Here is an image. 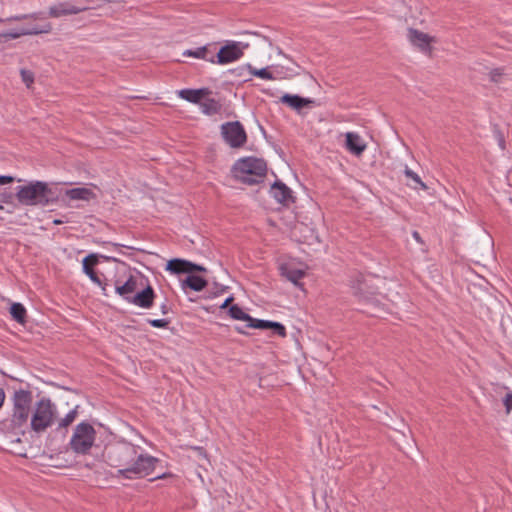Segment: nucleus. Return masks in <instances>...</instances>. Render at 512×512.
<instances>
[{
    "label": "nucleus",
    "mask_w": 512,
    "mask_h": 512,
    "mask_svg": "<svg viewBox=\"0 0 512 512\" xmlns=\"http://www.w3.org/2000/svg\"><path fill=\"white\" fill-rule=\"evenodd\" d=\"M12 318L20 324L26 322V309L21 303H13L10 307Z\"/></svg>",
    "instance_id": "26"
},
{
    "label": "nucleus",
    "mask_w": 512,
    "mask_h": 512,
    "mask_svg": "<svg viewBox=\"0 0 512 512\" xmlns=\"http://www.w3.org/2000/svg\"><path fill=\"white\" fill-rule=\"evenodd\" d=\"M4 401H5V392H4V390L0 387V408L3 406Z\"/></svg>",
    "instance_id": "49"
},
{
    "label": "nucleus",
    "mask_w": 512,
    "mask_h": 512,
    "mask_svg": "<svg viewBox=\"0 0 512 512\" xmlns=\"http://www.w3.org/2000/svg\"><path fill=\"white\" fill-rule=\"evenodd\" d=\"M345 138V147L352 154L360 156L365 151L366 144L357 133L347 132Z\"/></svg>",
    "instance_id": "16"
},
{
    "label": "nucleus",
    "mask_w": 512,
    "mask_h": 512,
    "mask_svg": "<svg viewBox=\"0 0 512 512\" xmlns=\"http://www.w3.org/2000/svg\"><path fill=\"white\" fill-rule=\"evenodd\" d=\"M95 437L94 427L87 422H82L74 429L69 442L70 448L77 454H87L94 444Z\"/></svg>",
    "instance_id": "6"
},
{
    "label": "nucleus",
    "mask_w": 512,
    "mask_h": 512,
    "mask_svg": "<svg viewBox=\"0 0 512 512\" xmlns=\"http://www.w3.org/2000/svg\"><path fill=\"white\" fill-rule=\"evenodd\" d=\"M13 181H14V178L12 176H8V175L0 176V185L9 184V183H12Z\"/></svg>",
    "instance_id": "43"
},
{
    "label": "nucleus",
    "mask_w": 512,
    "mask_h": 512,
    "mask_svg": "<svg viewBox=\"0 0 512 512\" xmlns=\"http://www.w3.org/2000/svg\"><path fill=\"white\" fill-rule=\"evenodd\" d=\"M210 93L211 92L208 88L183 89L179 91V96L191 103L200 104L201 100Z\"/></svg>",
    "instance_id": "19"
},
{
    "label": "nucleus",
    "mask_w": 512,
    "mask_h": 512,
    "mask_svg": "<svg viewBox=\"0 0 512 512\" xmlns=\"http://www.w3.org/2000/svg\"><path fill=\"white\" fill-rule=\"evenodd\" d=\"M495 135H496V138L498 140V144H499L500 148L502 150H504L505 149V138H504L503 133L499 129H496L495 130Z\"/></svg>",
    "instance_id": "42"
},
{
    "label": "nucleus",
    "mask_w": 512,
    "mask_h": 512,
    "mask_svg": "<svg viewBox=\"0 0 512 512\" xmlns=\"http://www.w3.org/2000/svg\"><path fill=\"white\" fill-rule=\"evenodd\" d=\"M247 68L249 69V72L252 75L257 76L259 78L267 79V80H274L275 79V77L268 70V68L256 69L253 66H251L250 64L247 65Z\"/></svg>",
    "instance_id": "30"
},
{
    "label": "nucleus",
    "mask_w": 512,
    "mask_h": 512,
    "mask_svg": "<svg viewBox=\"0 0 512 512\" xmlns=\"http://www.w3.org/2000/svg\"><path fill=\"white\" fill-rule=\"evenodd\" d=\"M281 102L287 104L296 111H300L304 107L315 104V101L310 98H303L299 95L285 94L281 97Z\"/></svg>",
    "instance_id": "17"
},
{
    "label": "nucleus",
    "mask_w": 512,
    "mask_h": 512,
    "mask_svg": "<svg viewBox=\"0 0 512 512\" xmlns=\"http://www.w3.org/2000/svg\"><path fill=\"white\" fill-rule=\"evenodd\" d=\"M2 209H3V206L0 204V210H2Z\"/></svg>",
    "instance_id": "51"
},
{
    "label": "nucleus",
    "mask_w": 512,
    "mask_h": 512,
    "mask_svg": "<svg viewBox=\"0 0 512 512\" xmlns=\"http://www.w3.org/2000/svg\"><path fill=\"white\" fill-rule=\"evenodd\" d=\"M52 30V25L49 22L44 23L41 26H33L31 28H20L17 30H12L4 33H0V38L9 39H17L21 36L25 35H38L43 33H50Z\"/></svg>",
    "instance_id": "10"
},
{
    "label": "nucleus",
    "mask_w": 512,
    "mask_h": 512,
    "mask_svg": "<svg viewBox=\"0 0 512 512\" xmlns=\"http://www.w3.org/2000/svg\"><path fill=\"white\" fill-rule=\"evenodd\" d=\"M202 112L206 115H215L218 114L222 109V104L213 98H208L205 101L200 103Z\"/></svg>",
    "instance_id": "24"
},
{
    "label": "nucleus",
    "mask_w": 512,
    "mask_h": 512,
    "mask_svg": "<svg viewBox=\"0 0 512 512\" xmlns=\"http://www.w3.org/2000/svg\"><path fill=\"white\" fill-rule=\"evenodd\" d=\"M243 51L240 47V43L232 42L220 48L217 53V63L227 64L238 60L242 57Z\"/></svg>",
    "instance_id": "11"
},
{
    "label": "nucleus",
    "mask_w": 512,
    "mask_h": 512,
    "mask_svg": "<svg viewBox=\"0 0 512 512\" xmlns=\"http://www.w3.org/2000/svg\"><path fill=\"white\" fill-rule=\"evenodd\" d=\"M15 195H13L11 192L4 191L0 194V202L2 203H12L13 198Z\"/></svg>",
    "instance_id": "40"
},
{
    "label": "nucleus",
    "mask_w": 512,
    "mask_h": 512,
    "mask_svg": "<svg viewBox=\"0 0 512 512\" xmlns=\"http://www.w3.org/2000/svg\"><path fill=\"white\" fill-rule=\"evenodd\" d=\"M15 197L24 206H48L57 201V196L48 183L30 181L16 187Z\"/></svg>",
    "instance_id": "3"
},
{
    "label": "nucleus",
    "mask_w": 512,
    "mask_h": 512,
    "mask_svg": "<svg viewBox=\"0 0 512 512\" xmlns=\"http://www.w3.org/2000/svg\"><path fill=\"white\" fill-rule=\"evenodd\" d=\"M504 75V71L501 68L493 69L490 73V80L494 83L500 82L501 77Z\"/></svg>",
    "instance_id": "37"
},
{
    "label": "nucleus",
    "mask_w": 512,
    "mask_h": 512,
    "mask_svg": "<svg viewBox=\"0 0 512 512\" xmlns=\"http://www.w3.org/2000/svg\"><path fill=\"white\" fill-rule=\"evenodd\" d=\"M221 135L232 148H240L247 141V134L239 121L226 122L221 125Z\"/></svg>",
    "instance_id": "7"
},
{
    "label": "nucleus",
    "mask_w": 512,
    "mask_h": 512,
    "mask_svg": "<svg viewBox=\"0 0 512 512\" xmlns=\"http://www.w3.org/2000/svg\"><path fill=\"white\" fill-rule=\"evenodd\" d=\"M56 417L55 405L49 398L43 397L36 402L30 416V427L35 433H42L51 427Z\"/></svg>",
    "instance_id": "5"
},
{
    "label": "nucleus",
    "mask_w": 512,
    "mask_h": 512,
    "mask_svg": "<svg viewBox=\"0 0 512 512\" xmlns=\"http://www.w3.org/2000/svg\"><path fill=\"white\" fill-rule=\"evenodd\" d=\"M104 455L111 467L118 468L116 476L126 479L147 477L159 463L158 458L144 454L140 447L127 441L109 445Z\"/></svg>",
    "instance_id": "1"
},
{
    "label": "nucleus",
    "mask_w": 512,
    "mask_h": 512,
    "mask_svg": "<svg viewBox=\"0 0 512 512\" xmlns=\"http://www.w3.org/2000/svg\"><path fill=\"white\" fill-rule=\"evenodd\" d=\"M232 173L236 180L247 185H255L263 182L267 164L263 159L256 157L241 158L233 165Z\"/></svg>",
    "instance_id": "4"
},
{
    "label": "nucleus",
    "mask_w": 512,
    "mask_h": 512,
    "mask_svg": "<svg viewBox=\"0 0 512 512\" xmlns=\"http://www.w3.org/2000/svg\"><path fill=\"white\" fill-rule=\"evenodd\" d=\"M65 194L70 200L89 201L95 198V193L91 189L85 187L69 189Z\"/></svg>",
    "instance_id": "20"
},
{
    "label": "nucleus",
    "mask_w": 512,
    "mask_h": 512,
    "mask_svg": "<svg viewBox=\"0 0 512 512\" xmlns=\"http://www.w3.org/2000/svg\"><path fill=\"white\" fill-rule=\"evenodd\" d=\"M232 301H233V297H232V296L228 297V298L223 302V304L220 306V308H222V309L227 308V307L229 306V304H230Z\"/></svg>",
    "instance_id": "47"
},
{
    "label": "nucleus",
    "mask_w": 512,
    "mask_h": 512,
    "mask_svg": "<svg viewBox=\"0 0 512 512\" xmlns=\"http://www.w3.org/2000/svg\"><path fill=\"white\" fill-rule=\"evenodd\" d=\"M412 236H413V238H414L417 242H419V243H421V244L423 243V240H422V238H421L420 234H419L417 231H414V232L412 233Z\"/></svg>",
    "instance_id": "48"
},
{
    "label": "nucleus",
    "mask_w": 512,
    "mask_h": 512,
    "mask_svg": "<svg viewBox=\"0 0 512 512\" xmlns=\"http://www.w3.org/2000/svg\"><path fill=\"white\" fill-rule=\"evenodd\" d=\"M11 400L13 404L12 413L0 425L5 433L17 436L12 442L20 443L19 435H24V428L27 427L31 416L32 392L24 389L16 390Z\"/></svg>",
    "instance_id": "2"
},
{
    "label": "nucleus",
    "mask_w": 512,
    "mask_h": 512,
    "mask_svg": "<svg viewBox=\"0 0 512 512\" xmlns=\"http://www.w3.org/2000/svg\"><path fill=\"white\" fill-rule=\"evenodd\" d=\"M138 289V281L134 276H130L127 281L123 284H120L119 281L116 282L115 291L119 294L124 300L130 303L131 298L134 296L135 292Z\"/></svg>",
    "instance_id": "15"
},
{
    "label": "nucleus",
    "mask_w": 512,
    "mask_h": 512,
    "mask_svg": "<svg viewBox=\"0 0 512 512\" xmlns=\"http://www.w3.org/2000/svg\"><path fill=\"white\" fill-rule=\"evenodd\" d=\"M160 309H161V313L163 315H166L171 311V306L169 305V303L167 301H165L164 303L161 304Z\"/></svg>",
    "instance_id": "44"
},
{
    "label": "nucleus",
    "mask_w": 512,
    "mask_h": 512,
    "mask_svg": "<svg viewBox=\"0 0 512 512\" xmlns=\"http://www.w3.org/2000/svg\"><path fill=\"white\" fill-rule=\"evenodd\" d=\"M155 297L156 295L153 288L150 285H147L141 291L135 292L130 303L144 309H149L153 306Z\"/></svg>",
    "instance_id": "13"
},
{
    "label": "nucleus",
    "mask_w": 512,
    "mask_h": 512,
    "mask_svg": "<svg viewBox=\"0 0 512 512\" xmlns=\"http://www.w3.org/2000/svg\"><path fill=\"white\" fill-rule=\"evenodd\" d=\"M271 194L279 203L285 206L295 202L292 190L281 181H276L272 185Z\"/></svg>",
    "instance_id": "12"
},
{
    "label": "nucleus",
    "mask_w": 512,
    "mask_h": 512,
    "mask_svg": "<svg viewBox=\"0 0 512 512\" xmlns=\"http://www.w3.org/2000/svg\"><path fill=\"white\" fill-rule=\"evenodd\" d=\"M207 286V280L198 275L189 274L182 282V287L190 288L193 291H202Z\"/></svg>",
    "instance_id": "21"
},
{
    "label": "nucleus",
    "mask_w": 512,
    "mask_h": 512,
    "mask_svg": "<svg viewBox=\"0 0 512 512\" xmlns=\"http://www.w3.org/2000/svg\"><path fill=\"white\" fill-rule=\"evenodd\" d=\"M20 74L22 81L29 88L34 83V73L27 69H21Z\"/></svg>",
    "instance_id": "34"
},
{
    "label": "nucleus",
    "mask_w": 512,
    "mask_h": 512,
    "mask_svg": "<svg viewBox=\"0 0 512 512\" xmlns=\"http://www.w3.org/2000/svg\"><path fill=\"white\" fill-rule=\"evenodd\" d=\"M206 271V268L201 266V265H198V264H195V263H192L189 261V272L188 274H192L193 272H205Z\"/></svg>",
    "instance_id": "41"
},
{
    "label": "nucleus",
    "mask_w": 512,
    "mask_h": 512,
    "mask_svg": "<svg viewBox=\"0 0 512 512\" xmlns=\"http://www.w3.org/2000/svg\"><path fill=\"white\" fill-rule=\"evenodd\" d=\"M209 47H210L209 45H206V46L198 47L194 50L188 49L183 52V55L188 56V57L204 59V60L210 61L212 63H215L214 56L209 57V52H210Z\"/></svg>",
    "instance_id": "23"
},
{
    "label": "nucleus",
    "mask_w": 512,
    "mask_h": 512,
    "mask_svg": "<svg viewBox=\"0 0 512 512\" xmlns=\"http://www.w3.org/2000/svg\"><path fill=\"white\" fill-rule=\"evenodd\" d=\"M77 408L71 410L64 418H62L58 423V429L66 428L70 424L74 422L77 416Z\"/></svg>",
    "instance_id": "33"
},
{
    "label": "nucleus",
    "mask_w": 512,
    "mask_h": 512,
    "mask_svg": "<svg viewBox=\"0 0 512 512\" xmlns=\"http://www.w3.org/2000/svg\"><path fill=\"white\" fill-rule=\"evenodd\" d=\"M229 315L235 320H242L248 322L250 320V315L247 314L240 308L238 305H232L229 308Z\"/></svg>",
    "instance_id": "29"
},
{
    "label": "nucleus",
    "mask_w": 512,
    "mask_h": 512,
    "mask_svg": "<svg viewBox=\"0 0 512 512\" xmlns=\"http://www.w3.org/2000/svg\"><path fill=\"white\" fill-rule=\"evenodd\" d=\"M506 408V413L509 414L512 410V392H508L503 400Z\"/></svg>",
    "instance_id": "39"
},
{
    "label": "nucleus",
    "mask_w": 512,
    "mask_h": 512,
    "mask_svg": "<svg viewBox=\"0 0 512 512\" xmlns=\"http://www.w3.org/2000/svg\"><path fill=\"white\" fill-rule=\"evenodd\" d=\"M166 269L173 274H182L189 272V261L174 258L168 261Z\"/></svg>",
    "instance_id": "22"
},
{
    "label": "nucleus",
    "mask_w": 512,
    "mask_h": 512,
    "mask_svg": "<svg viewBox=\"0 0 512 512\" xmlns=\"http://www.w3.org/2000/svg\"><path fill=\"white\" fill-rule=\"evenodd\" d=\"M351 289L353 295L360 302L370 300L372 299V295H375V290L367 283V280L361 274L357 275L356 278L351 281Z\"/></svg>",
    "instance_id": "9"
},
{
    "label": "nucleus",
    "mask_w": 512,
    "mask_h": 512,
    "mask_svg": "<svg viewBox=\"0 0 512 512\" xmlns=\"http://www.w3.org/2000/svg\"><path fill=\"white\" fill-rule=\"evenodd\" d=\"M270 323H271V321H268V320L254 319V318L250 317L247 327L266 330L270 327Z\"/></svg>",
    "instance_id": "32"
},
{
    "label": "nucleus",
    "mask_w": 512,
    "mask_h": 512,
    "mask_svg": "<svg viewBox=\"0 0 512 512\" xmlns=\"http://www.w3.org/2000/svg\"><path fill=\"white\" fill-rule=\"evenodd\" d=\"M280 272L283 277H285L287 280L295 284L296 286H302L301 283H299V280L302 279L305 276V271L301 269L294 268L293 266L289 264H282L280 266Z\"/></svg>",
    "instance_id": "18"
},
{
    "label": "nucleus",
    "mask_w": 512,
    "mask_h": 512,
    "mask_svg": "<svg viewBox=\"0 0 512 512\" xmlns=\"http://www.w3.org/2000/svg\"><path fill=\"white\" fill-rule=\"evenodd\" d=\"M408 39L411 44L417 47L422 53L431 56L432 55V46L431 43L435 42V38L421 32L414 28L408 29Z\"/></svg>",
    "instance_id": "8"
},
{
    "label": "nucleus",
    "mask_w": 512,
    "mask_h": 512,
    "mask_svg": "<svg viewBox=\"0 0 512 512\" xmlns=\"http://www.w3.org/2000/svg\"><path fill=\"white\" fill-rule=\"evenodd\" d=\"M195 451L198 453V455H200V456H202V457H203V460H205V461H207V462H208V459H207V457H206V453H205V451H204V449H203V448H201V447H197V448H195Z\"/></svg>",
    "instance_id": "45"
},
{
    "label": "nucleus",
    "mask_w": 512,
    "mask_h": 512,
    "mask_svg": "<svg viewBox=\"0 0 512 512\" xmlns=\"http://www.w3.org/2000/svg\"><path fill=\"white\" fill-rule=\"evenodd\" d=\"M23 19H34V20H37V19H46V15L44 12H37V13H32V14H24V15H16V16H11L7 19H2L0 18V23L2 22H11V21H20V20H23Z\"/></svg>",
    "instance_id": "28"
},
{
    "label": "nucleus",
    "mask_w": 512,
    "mask_h": 512,
    "mask_svg": "<svg viewBox=\"0 0 512 512\" xmlns=\"http://www.w3.org/2000/svg\"><path fill=\"white\" fill-rule=\"evenodd\" d=\"M172 474L171 473H163L161 475H158L152 479H150L151 481H154V480H157V479H165V478H168V477H171Z\"/></svg>",
    "instance_id": "46"
},
{
    "label": "nucleus",
    "mask_w": 512,
    "mask_h": 512,
    "mask_svg": "<svg viewBox=\"0 0 512 512\" xmlns=\"http://www.w3.org/2000/svg\"><path fill=\"white\" fill-rule=\"evenodd\" d=\"M404 174L407 178L411 179L416 185H419L421 189H423V190L428 189L427 185L424 182H422L420 177L415 172H413L411 169H409L407 166L404 169Z\"/></svg>",
    "instance_id": "31"
},
{
    "label": "nucleus",
    "mask_w": 512,
    "mask_h": 512,
    "mask_svg": "<svg viewBox=\"0 0 512 512\" xmlns=\"http://www.w3.org/2000/svg\"><path fill=\"white\" fill-rule=\"evenodd\" d=\"M88 256H93L92 258H90L88 260V266L90 267H93L95 265H97L99 263V258H104L105 260H113V261H116L115 258H110V257H106V256H103V255H98V254H89Z\"/></svg>",
    "instance_id": "38"
},
{
    "label": "nucleus",
    "mask_w": 512,
    "mask_h": 512,
    "mask_svg": "<svg viewBox=\"0 0 512 512\" xmlns=\"http://www.w3.org/2000/svg\"><path fill=\"white\" fill-rule=\"evenodd\" d=\"M92 257L93 256H86L83 259V271L91 279V281L100 286L103 290V293L107 295L105 284H103L97 273L93 270V267L88 266V260Z\"/></svg>",
    "instance_id": "25"
},
{
    "label": "nucleus",
    "mask_w": 512,
    "mask_h": 512,
    "mask_svg": "<svg viewBox=\"0 0 512 512\" xmlns=\"http://www.w3.org/2000/svg\"><path fill=\"white\" fill-rule=\"evenodd\" d=\"M268 329L272 330L274 334H277L281 337H286V328L279 322L271 321L270 327Z\"/></svg>",
    "instance_id": "35"
},
{
    "label": "nucleus",
    "mask_w": 512,
    "mask_h": 512,
    "mask_svg": "<svg viewBox=\"0 0 512 512\" xmlns=\"http://www.w3.org/2000/svg\"><path fill=\"white\" fill-rule=\"evenodd\" d=\"M62 223H63V221H62V220H60V219H55V220L53 221V224H55V225H60V224H62Z\"/></svg>",
    "instance_id": "50"
},
{
    "label": "nucleus",
    "mask_w": 512,
    "mask_h": 512,
    "mask_svg": "<svg viewBox=\"0 0 512 512\" xmlns=\"http://www.w3.org/2000/svg\"><path fill=\"white\" fill-rule=\"evenodd\" d=\"M148 323L155 328H167L170 324L169 319H148Z\"/></svg>",
    "instance_id": "36"
},
{
    "label": "nucleus",
    "mask_w": 512,
    "mask_h": 512,
    "mask_svg": "<svg viewBox=\"0 0 512 512\" xmlns=\"http://www.w3.org/2000/svg\"><path fill=\"white\" fill-rule=\"evenodd\" d=\"M88 10V7H78L70 2H62L49 8V16L59 18L61 16L74 15Z\"/></svg>",
    "instance_id": "14"
},
{
    "label": "nucleus",
    "mask_w": 512,
    "mask_h": 512,
    "mask_svg": "<svg viewBox=\"0 0 512 512\" xmlns=\"http://www.w3.org/2000/svg\"><path fill=\"white\" fill-rule=\"evenodd\" d=\"M362 303L367 306L364 312L371 316H379L381 310L380 302L375 298V295H372V299L370 300H363Z\"/></svg>",
    "instance_id": "27"
}]
</instances>
